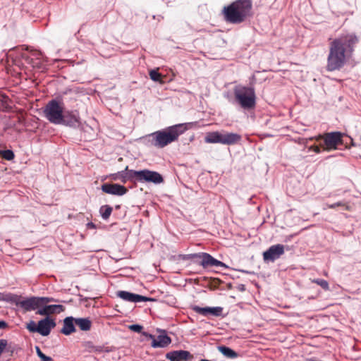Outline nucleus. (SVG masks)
Here are the masks:
<instances>
[{
	"instance_id": "1",
	"label": "nucleus",
	"mask_w": 361,
	"mask_h": 361,
	"mask_svg": "<svg viewBox=\"0 0 361 361\" xmlns=\"http://www.w3.org/2000/svg\"><path fill=\"white\" fill-rule=\"evenodd\" d=\"M224 20L230 24H241L253 16L252 0H235L221 10Z\"/></svg>"
},
{
	"instance_id": "2",
	"label": "nucleus",
	"mask_w": 361,
	"mask_h": 361,
	"mask_svg": "<svg viewBox=\"0 0 361 361\" xmlns=\"http://www.w3.org/2000/svg\"><path fill=\"white\" fill-rule=\"evenodd\" d=\"M192 126L190 123H180L157 130L146 137L151 145L157 148H164L172 142H176L180 135Z\"/></svg>"
},
{
	"instance_id": "3",
	"label": "nucleus",
	"mask_w": 361,
	"mask_h": 361,
	"mask_svg": "<svg viewBox=\"0 0 361 361\" xmlns=\"http://www.w3.org/2000/svg\"><path fill=\"white\" fill-rule=\"evenodd\" d=\"M351 47H331L326 68L332 72L342 68L351 58Z\"/></svg>"
},
{
	"instance_id": "4",
	"label": "nucleus",
	"mask_w": 361,
	"mask_h": 361,
	"mask_svg": "<svg viewBox=\"0 0 361 361\" xmlns=\"http://www.w3.org/2000/svg\"><path fill=\"white\" fill-rule=\"evenodd\" d=\"M235 100L244 109H252L255 106V92L254 88L242 85L233 89Z\"/></svg>"
},
{
	"instance_id": "5",
	"label": "nucleus",
	"mask_w": 361,
	"mask_h": 361,
	"mask_svg": "<svg viewBox=\"0 0 361 361\" xmlns=\"http://www.w3.org/2000/svg\"><path fill=\"white\" fill-rule=\"evenodd\" d=\"M44 117L51 123L59 125L63 121V104L56 99L50 100L44 108Z\"/></svg>"
},
{
	"instance_id": "6",
	"label": "nucleus",
	"mask_w": 361,
	"mask_h": 361,
	"mask_svg": "<svg viewBox=\"0 0 361 361\" xmlns=\"http://www.w3.org/2000/svg\"><path fill=\"white\" fill-rule=\"evenodd\" d=\"M241 140V135L234 133H221L218 131L207 133L204 141L207 143H220L226 145H235Z\"/></svg>"
},
{
	"instance_id": "7",
	"label": "nucleus",
	"mask_w": 361,
	"mask_h": 361,
	"mask_svg": "<svg viewBox=\"0 0 361 361\" xmlns=\"http://www.w3.org/2000/svg\"><path fill=\"white\" fill-rule=\"evenodd\" d=\"M343 134L340 132L326 133L324 135H319L315 137L316 141L323 140L320 143L324 150L331 151L336 149L338 146L343 144Z\"/></svg>"
},
{
	"instance_id": "8",
	"label": "nucleus",
	"mask_w": 361,
	"mask_h": 361,
	"mask_svg": "<svg viewBox=\"0 0 361 361\" xmlns=\"http://www.w3.org/2000/svg\"><path fill=\"white\" fill-rule=\"evenodd\" d=\"M7 300L14 303L16 306L20 307L25 312L39 310L41 307L39 297L22 299L21 296L10 294L7 296Z\"/></svg>"
},
{
	"instance_id": "9",
	"label": "nucleus",
	"mask_w": 361,
	"mask_h": 361,
	"mask_svg": "<svg viewBox=\"0 0 361 361\" xmlns=\"http://www.w3.org/2000/svg\"><path fill=\"white\" fill-rule=\"evenodd\" d=\"M191 257L201 259L200 264L204 268L212 267H226L224 262L214 259L212 255L206 252L193 254Z\"/></svg>"
},
{
	"instance_id": "10",
	"label": "nucleus",
	"mask_w": 361,
	"mask_h": 361,
	"mask_svg": "<svg viewBox=\"0 0 361 361\" xmlns=\"http://www.w3.org/2000/svg\"><path fill=\"white\" fill-rule=\"evenodd\" d=\"M285 252L284 245L276 244L271 245L269 248L263 252V259L265 262H274L280 258Z\"/></svg>"
},
{
	"instance_id": "11",
	"label": "nucleus",
	"mask_w": 361,
	"mask_h": 361,
	"mask_svg": "<svg viewBox=\"0 0 361 361\" xmlns=\"http://www.w3.org/2000/svg\"><path fill=\"white\" fill-rule=\"evenodd\" d=\"M191 309L196 313L202 315L204 317H220L222 315L223 307H200L197 305H193L191 307Z\"/></svg>"
},
{
	"instance_id": "12",
	"label": "nucleus",
	"mask_w": 361,
	"mask_h": 361,
	"mask_svg": "<svg viewBox=\"0 0 361 361\" xmlns=\"http://www.w3.org/2000/svg\"><path fill=\"white\" fill-rule=\"evenodd\" d=\"M166 358L170 361H191L194 356L188 350H173L166 354Z\"/></svg>"
},
{
	"instance_id": "13",
	"label": "nucleus",
	"mask_w": 361,
	"mask_h": 361,
	"mask_svg": "<svg viewBox=\"0 0 361 361\" xmlns=\"http://www.w3.org/2000/svg\"><path fill=\"white\" fill-rule=\"evenodd\" d=\"M117 296L123 300L131 302H146V301H152L153 298L142 296L138 294L120 290L117 292Z\"/></svg>"
},
{
	"instance_id": "14",
	"label": "nucleus",
	"mask_w": 361,
	"mask_h": 361,
	"mask_svg": "<svg viewBox=\"0 0 361 361\" xmlns=\"http://www.w3.org/2000/svg\"><path fill=\"white\" fill-rule=\"evenodd\" d=\"M102 190L105 193L118 196H122L128 192L127 188L117 183L103 184L102 185Z\"/></svg>"
},
{
	"instance_id": "15",
	"label": "nucleus",
	"mask_w": 361,
	"mask_h": 361,
	"mask_svg": "<svg viewBox=\"0 0 361 361\" xmlns=\"http://www.w3.org/2000/svg\"><path fill=\"white\" fill-rule=\"evenodd\" d=\"M56 326V322L53 319L47 317L46 318L41 319L37 324V333L42 336H48L51 330Z\"/></svg>"
},
{
	"instance_id": "16",
	"label": "nucleus",
	"mask_w": 361,
	"mask_h": 361,
	"mask_svg": "<svg viewBox=\"0 0 361 361\" xmlns=\"http://www.w3.org/2000/svg\"><path fill=\"white\" fill-rule=\"evenodd\" d=\"M142 334L152 340L151 345L153 348H165L171 343V338L166 334L159 335L157 338L147 332H143Z\"/></svg>"
},
{
	"instance_id": "17",
	"label": "nucleus",
	"mask_w": 361,
	"mask_h": 361,
	"mask_svg": "<svg viewBox=\"0 0 361 361\" xmlns=\"http://www.w3.org/2000/svg\"><path fill=\"white\" fill-rule=\"evenodd\" d=\"M63 121L61 124L66 125L70 127H76L80 124V117L78 114L73 111H66L63 113L62 117Z\"/></svg>"
},
{
	"instance_id": "18",
	"label": "nucleus",
	"mask_w": 361,
	"mask_h": 361,
	"mask_svg": "<svg viewBox=\"0 0 361 361\" xmlns=\"http://www.w3.org/2000/svg\"><path fill=\"white\" fill-rule=\"evenodd\" d=\"M65 310L64 307L61 305H51L44 306L39 308L36 314L39 315L49 316L54 313H60Z\"/></svg>"
},
{
	"instance_id": "19",
	"label": "nucleus",
	"mask_w": 361,
	"mask_h": 361,
	"mask_svg": "<svg viewBox=\"0 0 361 361\" xmlns=\"http://www.w3.org/2000/svg\"><path fill=\"white\" fill-rule=\"evenodd\" d=\"M75 318L73 317H68L63 320V326L61 330V332L64 335H70L75 332Z\"/></svg>"
},
{
	"instance_id": "20",
	"label": "nucleus",
	"mask_w": 361,
	"mask_h": 361,
	"mask_svg": "<svg viewBox=\"0 0 361 361\" xmlns=\"http://www.w3.org/2000/svg\"><path fill=\"white\" fill-rule=\"evenodd\" d=\"M147 169L141 171L130 170L129 177L133 178V181H137L140 183H147Z\"/></svg>"
},
{
	"instance_id": "21",
	"label": "nucleus",
	"mask_w": 361,
	"mask_h": 361,
	"mask_svg": "<svg viewBox=\"0 0 361 361\" xmlns=\"http://www.w3.org/2000/svg\"><path fill=\"white\" fill-rule=\"evenodd\" d=\"M341 43L334 41L332 45H353L358 43L357 37L353 34H348L341 37Z\"/></svg>"
},
{
	"instance_id": "22",
	"label": "nucleus",
	"mask_w": 361,
	"mask_h": 361,
	"mask_svg": "<svg viewBox=\"0 0 361 361\" xmlns=\"http://www.w3.org/2000/svg\"><path fill=\"white\" fill-rule=\"evenodd\" d=\"M130 170L128 166H126L124 171L111 175L112 179L114 180H121L122 183H126L128 180L133 181V178L129 177Z\"/></svg>"
},
{
	"instance_id": "23",
	"label": "nucleus",
	"mask_w": 361,
	"mask_h": 361,
	"mask_svg": "<svg viewBox=\"0 0 361 361\" xmlns=\"http://www.w3.org/2000/svg\"><path fill=\"white\" fill-rule=\"evenodd\" d=\"M147 183L159 184L164 182V178L157 171H153L147 169Z\"/></svg>"
},
{
	"instance_id": "24",
	"label": "nucleus",
	"mask_w": 361,
	"mask_h": 361,
	"mask_svg": "<svg viewBox=\"0 0 361 361\" xmlns=\"http://www.w3.org/2000/svg\"><path fill=\"white\" fill-rule=\"evenodd\" d=\"M217 349L226 358L235 359L238 357V353L226 345H219Z\"/></svg>"
},
{
	"instance_id": "25",
	"label": "nucleus",
	"mask_w": 361,
	"mask_h": 361,
	"mask_svg": "<svg viewBox=\"0 0 361 361\" xmlns=\"http://www.w3.org/2000/svg\"><path fill=\"white\" fill-rule=\"evenodd\" d=\"M75 324L82 331H89L92 327V322L88 318H75Z\"/></svg>"
},
{
	"instance_id": "26",
	"label": "nucleus",
	"mask_w": 361,
	"mask_h": 361,
	"mask_svg": "<svg viewBox=\"0 0 361 361\" xmlns=\"http://www.w3.org/2000/svg\"><path fill=\"white\" fill-rule=\"evenodd\" d=\"M113 209L109 205H103L100 207L99 212L103 219L107 220L112 213Z\"/></svg>"
},
{
	"instance_id": "27",
	"label": "nucleus",
	"mask_w": 361,
	"mask_h": 361,
	"mask_svg": "<svg viewBox=\"0 0 361 361\" xmlns=\"http://www.w3.org/2000/svg\"><path fill=\"white\" fill-rule=\"evenodd\" d=\"M0 154L2 157V158H4L8 161H11V160L13 159L15 157L13 152L10 149L1 151Z\"/></svg>"
},
{
	"instance_id": "28",
	"label": "nucleus",
	"mask_w": 361,
	"mask_h": 361,
	"mask_svg": "<svg viewBox=\"0 0 361 361\" xmlns=\"http://www.w3.org/2000/svg\"><path fill=\"white\" fill-rule=\"evenodd\" d=\"M312 282L321 286L325 290H329V283L326 280L321 279H315L312 280Z\"/></svg>"
},
{
	"instance_id": "29",
	"label": "nucleus",
	"mask_w": 361,
	"mask_h": 361,
	"mask_svg": "<svg viewBox=\"0 0 361 361\" xmlns=\"http://www.w3.org/2000/svg\"><path fill=\"white\" fill-rule=\"evenodd\" d=\"M102 49L99 51V53L105 58H109L112 55V51L114 49L109 47H101Z\"/></svg>"
},
{
	"instance_id": "30",
	"label": "nucleus",
	"mask_w": 361,
	"mask_h": 361,
	"mask_svg": "<svg viewBox=\"0 0 361 361\" xmlns=\"http://www.w3.org/2000/svg\"><path fill=\"white\" fill-rule=\"evenodd\" d=\"M150 78L155 82H161V75L157 70H151L149 71Z\"/></svg>"
},
{
	"instance_id": "31",
	"label": "nucleus",
	"mask_w": 361,
	"mask_h": 361,
	"mask_svg": "<svg viewBox=\"0 0 361 361\" xmlns=\"http://www.w3.org/2000/svg\"><path fill=\"white\" fill-rule=\"evenodd\" d=\"M327 207L329 209H335L336 207H343L347 211H350L351 209L350 206L342 202H338L334 204H327Z\"/></svg>"
},
{
	"instance_id": "32",
	"label": "nucleus",
	"mask_w": 361,
	"mask_h": 361,
	"mask_svg": "<svg viewBox=\"0 0 361 361\" xmlns=\"http://www.w3.org/2000/svg\"><path fill=\"white\" fill-rule=\"evenodd\" d=\"M36 353L42 361H52L51 357L45 355L40 350L39 347H35Z\"/></svg>"
},
{
	"instance_id": "33",
	"label": "nucleus",
	"mask_w": 361,
	"mask_h": 361,
	"mask_svg": "<svg viewBox=\"0 0 361 361\" xmlns=\"http://www.w3.org/2000/svg\"><path fill=\"white\" fill-rule=\"evenodd\" d=\"M40 306L42 307L44 305H47V303L51 302H56V300L54 298H49V297H39Z\"/></svg>"
},
{
	"instance_id": "34",
	"label": "nucleus",
	"mask_w": 361,
	"mask_h": 361,
	"mask_svg": "<svg viewBox=\"0 0 361 361\" xmlns=\"http://www.w3.org/2000/svg\"><path fill=\"white\" fill-rule=\"evenodd\" d=\"M27 329L30 332H37V325L35 324V322L32 321L29 324H27Z\"/></svg>"
},
{
	"instance_id": "35",
	"label": "nucleus",
	"mask_w": 361,
	"mask_h": 361,
	"mask_svg": "<svg viewBox=\"0 0 361 361\" xmlns=\"http://www.w3.org/2000/svg\"><path fill=\"white\" fill-rule=\"evenodd\" d=\"M129 329L135 332L140 333L143 327L138 324H133L129 326Z\"/></svg>"
},
{
	"instance_id": "36",
	"label": "nucleus",
	"mask_w": 361,
	"mask_h": 361,
	"mask_svg": "<svg viewBox=\"0 0 361 361\" xmlns=\"http://www.w3.org/2000/svg\"><path fill=\"white\" fill-rule=\"evenodd\" d=\"M321 145H319V146L318 145H312L310 147V150H312L314 151V152L316 153H319L321 152Z\"/></svg>"
},
{
	"instance_id": "37",
	"label": "nucleus",
	"mask_w": 361,
	"mask_h": 361,
	"mask_svg": "<svg viewBox=\"0 0 361 361\" xmlns=\"http://www.w3.org/2000/svg\"><path fill=\"white\" fill-rule=\"evenodd\" d=\"M102 348L101 346H92V350L90 352H102Z\"/></svg>"
},
{
	"instance_id": "38",
	"label": "nucleus",
	"mask_w": 361,
	"mask_h": 361,
	"mask_svg": "<svg viewBox=\"0 0 361 361\" xmlns=\"http://www.w3.org/2000/svg\"><path fill=\"white\" fill-rule=\"evenodd\" d=\"M7 326V324L4 321H0V329H4Z\"/></svg>"
},
{
	"instance_id": "39",
	"label": "nucleus",
	"mask_w": 361,
	"mask_h": 361,
	"mask_svg": "<svg viewBox=\"0 0 361 361\" xmlns=\"http://www.w3.org/2000/svg\"><path fill=\"white\" fill-rule=\"evenodd\" d=\"M94 345L91 342H87L85 346L89 348V351L92 350V346Z\"/></svg>"
},
{
	"instance_id": "40",
	"label": "nucleus",
	"mask_w": 361,
	"mask_h": 361,
	"mask_svg": "<svg viewBox=\"0 0 361 361\" xmlns=\"http://www.w3.org/2000/svg\"><path fill=\"white\" fill-rule=\"evenodd\" d=\"M30 47L26 46V50L27 51H32V49H30Z\"/></svg>"
}]
</instances>
